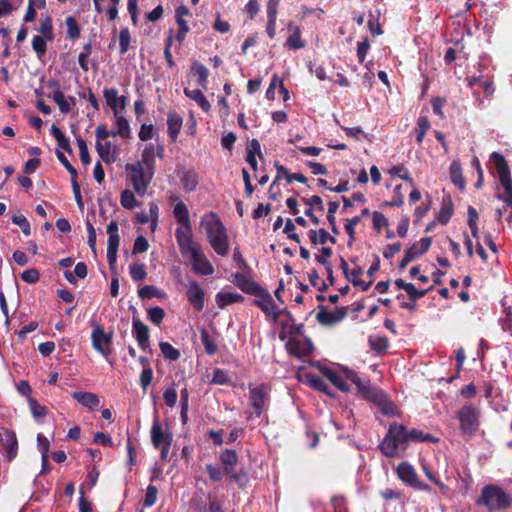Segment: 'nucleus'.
I'll return each instance as SVG.
<instances>
[{
  "instance_id": "1",
  "label": "nucleus",
  "mask_w": 512,
  "mask_h": 512,
  "mask_svg": "<svg viewBox=\"0 0 512 512\" xmlns=\"http://www.w3.org/2000/svg\"><path fill=\"white\" fill-rule=\"evenodd\" d=\"M201 226L205 228L208 242L212 249L220 256L229 252V242L225 226L215 212L206 213L201 219Z\"/></svg>"
},
{
  "instance_id": "2",
  "label": "nucleus",
  "mask_w": 512,
  "mask_h": 512,
  "mask_svg": "<svg viewBox=\"0 0 512 512\" xmlns=\"http://www.w3.org/2000/svg\"><path fill=\"white\" fill-rule=\"evenodd\" d=\"M408 445V429L404 425L393 423L380 444V449L385 456L395 457L404 452Z\"/></svg>"
},
{
  "instance_id": "3",
  "label": "nucleus",
  "mask_w": 512,
  "mask_h": 512,
  "mask_svg": "<svg viewBox=\"0 0 512 512\" xmlns=\"http://www.w3.org/2000/svg\"><path fill=\"white\" fill-rule=\"evenodd\" d=\"M476 504L484 505L489 512L502 511L512 505V496L500 486L489 484L483 487Z\"/></svg>"
},
{
  "instance_id": "4",
  "label": "nucleus",
  "mask_w": 512,
  "mask_h": 512,
  "mask_svg": "<svg viewBox=\"0 0 512 512\" xmlns=\"http://www.w3.org/2000/svg\"><path fill=\"white\" fill-rule=\"evenodd\" d=\"M480 416V409L471 403L465 404L458 409L456 418L459 421L460 432L465 439H472L478 432Z\"/></svg>"
},
{
  "instance_id": "5",
  "label": "nucleus",
  "mask_w": 512,
  "mask_h": 512,
  "mask_svg": "<svg viewBox=\"0 0 512 512\" xmlns=\"http://www.w3.org/2000/svg\"><path fill=\"white\" fill-rule=\"evenodd\" d=\"M126 179L134 191L143 197L154 176V173L144 168L141 162L128 163L125 165Z\"/></svg>"
},
{
  "instance_id": "6",
  "label": "nucleus",
  "mask_w": 512,
  "mask_h": 512,
  "mask_svg": "<svg viewBox=\"0 0 512 512\" xmlns=\"http://www.w3.org/2000/svg\"><path fill=\"white\" fill-rule=\"evenodd\" d=\"M491 160L493 161V163L495 165L499 181L504 188V193L499 194L498 198L503 200L506 203L507 207H511L512 206V179L510 176L509 167L506 163L505 158L497 152H493L491 154Z\"/></svg>"
},
{
  "instance_id": "7",
  "label": "nucleus",
  "mask_w": 512,
  "mask_h": 512,
  "mask_svg": "<svg viewBox=\"0 0 512 512\" xmlns=\"http://www.w3.org/2000/svg\"><path fill=\"white\" fill-rule=\"evenodd\" d=\"M175 238L179 246V250L184 257H192L195 252H198L201 248L198 243L193 241L192 229L176 228Z\"/></svg>"
},
{
  "instance_id": "8",
  "label": "nucleus",
  "mask_w": 512,
  "mask_h": 512,
  "mask_svg": "<svg viewBox=\"0 0 512 512\" xmlns=\"http://www.w3.org/2000/svg\"><path fill=\"white\" fill-rule=\"evenodd\" d=\"M91 340L93 348L102 356L107 358L111 354L112 334L106 333L100 325L94 327Z\"/></svg>"
},
{
  "instance_id": "9",
  "label": "nucleus",
  "mask_w": 512,
  "mask_h": 512,
  "mask_svg": "<svg viewBox=\"0 0 512 512\" xmlns=\"http://www.w3.org/2000/svg\"><path fill=\"white\" fill-rule=\"evenodd\" d=\"M151 442L154 448L161 447L162 445L171 446L173 435L166 427L160 422L159 417H155L150 430Z\"/></svg>"
},
{
  "instance_id": "10",
  "label": "nucleus",
  "mask_w": 512,
  "mask_h": 512,
  "mask_svg": "<svg viewBox=\"0 0 512 512\" xmlns=\"http://www.w3.org/2000/svg\"><path fill=\"white\" fill-rule=\"evenodd\" d=\"M258 297L253 301V304L258 306L267 317H271L273 321H277L279 312L277 311L276 305L272 299V296L262 287L259 292L254 294Z\"/></svg>"
},
{
  "instance_id": "11",
  "label": "nucleus",
  "mask_w": 512,
  "mask_h": 512,
  "mask_svg": "<svg viewBox=\"0 0 512 512\" xmlns=\"http://www.w3.org/2000/svg\"><path fill=\"white\" fill-rule=\"evenodd\" d=\"M250 392V404L255 410V414L257 417H260L262 414V411L265 407V404L268 400V388L264 385L258 386V387H252L249 389Z\"/></svg>"
},
{
  "instance_id": "12",
  "label": "nucleus",
  "mask_w": 512,
  "mask_h": 512,
  "mask_svg": "<svg viewBox=\"0 0 512 512\" xmlns=\"http://www.w3.org/2000/svg\"><path fill=\"white\" fill-rule=\"evenodd\" d=\"M103 95L107 105L113 112V116H117V114L125 111L127 98L125 96H119L118 91L115 88H105Z\"/></svg>"
},
{
  "instance_id": "13",
  "label": "nucleus",
  "mask_w": 512,
  "mask_h": 512,
  "mask_svg": "<svg viewBox=\"0 0 512 512\" xmlns=\"http://www.w3.org/2000/svg\"><path fill=\"white\" fill-rule=\"evenodd\" d=\"M188 301L197 311H201L204 307L205 292L196 281L189 282L186 292Z\"/></svg>"
},
{
  "instance_id": "14",
  "label": "nucleus",
  "mask_w": 512,
  "mask_h": 512,
  "mask_svg": "<svg viewBox=\"0 0 512 512\" xmlns=\"http://www.w3.org/2000/svg\"><path fill=\"white\" fill-rule=\"evenodd\" d=\"M190 260L192 268L197 274L208 276L214 273L213 265L201 249L198 252H195L194 255L190 257Z\"/></svg>"
},
{
  "instance_id": "15",
  "label": "nucleus",
  "mask_w": 512,
  "mask_h": 512,
  "mask_svg": "<svg viewBox=\"0 0 512 512\" xmlns=\"http://www.w3.org/2000/svg\"><path fill=\"white\" fill-rule=\"evenodd\" d=\"M288 352L298 358L309 356L312 353L313 345L308 340L292 339L286 344Z\"/></svg>"
},
{
  "instance_id": "16",
  "label": "nucleus",
  "mask_w": 512,
  "mask_h": 512,
  "mask_svg": "<svg viewBox=\"0 0 512 512\" xmlns=\"http://www.w3.org/2000/svg\"><path fill=\"white\" fill-rule=\"evenodd\" d=\"M346 315L347 308L337 307L334 311L320 310L317 319L323 325H334L343 320Z\"/></svg>"
},
{
  "instance_id": "17",
  "label": "nucleus",
  "mask_w": 512,
  "mask_h": 512,
  "mask_svg": "<svg viewBox=\"0 0 512 512\" xmlns=\"http://www.w3.org/2000/svg\"><path fill=\"white\" fill-rule=\"evenodd\" d=\"M133 334L142 350H146L149 346V328L146 324L137 318L132 321Z\"/></svg>"
},
{
  "instance_id": "18",
  "label": "nucleus",
  "mask_w": 512,
  "mask_h": 512,
  "mask_svg": "<svg viewBox=\"0 0 512 512\" xmlns=\"http://www.w3.org/2000/svg\"><path fill=\"white\" fill-rule=\"evenodd\" d=\"M50 87H54V91L48 95L49 98L53 99L58 107L59 110L63 114H68L71 111V103H69V100L66 99V96L64 93L59 89V85L56 81L49 82Z\"/></svg>"
},
{
  "instance_id": "19",
  "label": "nucleus",
  "mask_w": 512,
  "mask_h": 512,
  "mask_svg": "<svg viewBox=\"0 0 512 512\" xmlns=\"http://www.w3.org/2000/svg\"><path fill=\"white\" fill-rule=\"evenodd\" d=\"M72 397L83 407L90 410L96 409L100 404L99 397L92 392L75 391L72 393Z\"/></svg>"
},
{
  "instance_id": "20",
  "label": "nucleus",
  "mask_w": 512,
  "mask_h": 512,
  "mask_svg": "<svg viewBox=\"0 0 512 512\" xmlns=\"http://www.w3.org/2000/svg\"><path fill=\"white\" fill-rule=\"evenodd\" d=\"M279 0H268L267 1V26L266 32L270 38H273L276 33V20L278 12Z\"/></svg>"
},
{
  "instance_id": "21",
  "label": "nucleus",
  "mask_w": 512,
  "mask_h": 512,
  "mask_svg": "<svg viewBox=\"0 0 512 512\" xmlns=\"http://www.w3.org/2000/svg\"><path fill=\"white\" fill-rule=\"evenodd\" d=\"M173 215L176 221L182 226V229L191 230V222L189 217V210L184 202H178L174 206Z\"/></svg>"
},
{
  "instance_id": "22",
  "label": "nucleus",
  "mask_w": 512,
  "mask_h": 512,
  "mask_svg": "<svg viewBox=\"0 0 512 512\" xmlns=\"http://www.w3.org/2000/svg\"><path fill=\"white\" fill-rule=\"evenodd\" d=\"M114 126L117 129L113 130V137L120 136L124 139H129L131 137L130 125L123 113H119L117 116H114Z\"/></svg>"
},
{
  "instance_id": "23",
  "label": "nucleus",
  "mask_w": 512,
  "mask_h": 512,
  "mask_svg": "<svg viewBox=\"0 0 512 512\" xmlns=\"http://www.w3.org/2000/svg\"><path fill=\"white\" fill-rule=\"evenodd\" d=\"M398 477L406 484L412 486L418 479L417 473L412 465L402 462L397 467Z\"/></svg>"
},
{
  "instance_id": "24",
  "label": "nucleus",
  "mask_w": 512,
  "mask_h": 512,
  "mask_svg": "<svg viewBox=\"0 0 512 512\" xmlns=\"http://www.w3.org/2000/svg\"><path fill=\"white\" fill-rule=\"evenodd\" d=\"M395 286L398 289H403L412 301H416L426 295L429 289L418 290L412 283H407L399 278L395 280Z\"/></svg>"
},
{
  "instance_id": "25",
  "label": "nucleus",
  "mask_w": 512,
  "mask_h": 512,
  "mask_svg": "<svg viewBox=\"0 0 512 512\" xmlns=\"http://www.w3.org/2000/svg\"><path fill=\"white\" fill-rule=\"evenodd\" d=\"M235 284L245 293L255 294L261 288L256 282L247 278L244 274L236 273L234 276Z\"/></svg>"
},
{
  "instance_id": "26",
  "label": "nucleus",
  "mask_w": 512,
  "mask_h": 512,
  "mask_svg": "<svg viewBox=\"0 0 512 512\" xmlns=\"http://www.w3.org/2000/svg\"><path fill=\"white\" fill-rule=\"evenodd\" d=\"M244 300V297L236 292L221 291L216 294V303L219 308H225L233 303H239Z\"/></svg>"
},
{
  "instance_id": "27",
  "label": "nucleus",
  "mask_w": 512,
  "mask_h": 512,
  "mask_svg": "<svg viewBox=\"0 0 512 512\" xmlns=\"http://www.w3.org/2000/svg\"><path fill=\"white\" fill-rule=\"evenodd\" d=\"M149 206V212L145 211H139L136 213V219L141 224H146L148 222H152L153 224L157 225L158 222V215H159V208L158 205L154 202H150L148 204Z\"/></svg>"
},
{
  "instance_id": "28",
  "label": "nucleus",
  "mask_w": 512,
  "mask_h": 512,
  "mask_svg": "<svg viewBox=\"0 0 512 512\" xmlns=\"http://www.w3.org/2000/svg\"><path fill=\"white\" fill-rule=\"evenodd\" d=\"M275 168L277 171V176L274 180V183H276L282 177H284L288 183H291L292 181H298L300 183L307 182V178L301 173H290L286 167L278 163L275 164Z\"/></svg>"
},
{
  "instance_id": "29",
  "label": "nucleus",
  "mask_w": 512,
  "mask_h": 512,
  "mask_svg": "<svg viewBox=\"0 0 512 512\" xmlns=\"http://www.w3.org/2000/svg\"><path fill=\"white\" fill-rule=\"evenodd\" d=\"M220 462L223 465L225 473H231L238 462V456L235 450L226 449L220 455Z\"/></svg>"
},
{
  "instance_id": "30",
  "label": "nucleus",
  "mask_w": 512,
  "mask_h": 512,
  "mask_svg": "<svg viewBox=\"0 0 512 512\" xmlns=\"http://www.w3.org/2000/svg\"><path fill=\"white\" fill-rule=\"evenodd\" d=\"M120 243V237L118 234L109 235L108 247H107V260L111 269L116 264L117 251Z\"/></svg>"
},
{
  "instance_id": "31",
  "label": "nucleus",
  "mask_w": 512,
  "mask_h": 512,
  "mask_svg": "<svg viewBox=\"0 0 512 512\" xmlns=\"http://www.w3.org/2000/svg\"><path fill=\"white\" fill-rule=\"evenodd\" d=\"M191 72L197 77V83L202 88L207 87V80L209 76V70L201 62L194 61L191 66Z\"/></svg>"
},
{
  "instance_id": "32",
  "label": "nucleus",
  "mask_w": 512,
  "mask_h": 512,
  "mask_svg": "<svg viewBox=\"0 0 512 512\" xmlns=\"http://www.w3.org/2000/svg\"><path fill=\"white\" fill-rule=\"evenodd\" d=\"M112 143L109 140L105 141H96V151L99 157L106 163L111 164L115 161V158L112 156Z\"/></svg>"
},
{
  "instance_id": "33",
  "label": "nucleus",
  "mask_w": 512,
  "mask_h": 512,
  "mask_svg": "<svg viewBox=\"0 0 512 512\" xmlns=\"http://www.w3.org/2000/svg\"><path fill=\"white\" fill-rule=\"evenodd\" d=\"M184 94L194 100L200 107L203 111L207 112L210 110V103L209 101L206 99L205 95L202 93L201 90L199 89H189V88H185L184 89Z\"/></svg>"
},
{
  "instance_id": "34",
  "label": "nucleus",
  "mask_w": 512,
  "mask_h": 512,
  "mask_svg": "<svg viewBox=\"0 0 512 512\" xmlns=\"http://www.w3.org/2000/svg\"><path fill=\"white\" fill-rule=\"evenodd\" d=\"M450 178L451 181L461 190L465 189V180L462 175L461 164L458 161H453L450 165Z\"/></svg>"
},
{
  "instance_id": "35",
  "label": "nucleus",
  "mask_w": 512,
  "mask_h": 512,
  "mask_svg": "<svg viewBox=\"0 0 512 512\" xmlns=\"http://www.w3.org/2000/svg\"><path fill=\"white\" fill-rule=\"evenodd\" d=\"M142 160L140 161L144 168L155 173V147L149 144L142 152Z\"/></svg>"
},
{
  "instance_id": "36",
  "label": "nucleus",
  "mask_w": 512,
  "mask_h": 512,
  "mask_svg": "<svg viewBox=\"0 0 512 512\" xmlns=\"http://www.w3.org/2000/svg\"><path fill=\"white\" fill-rule=\"evenodd\" d=\"M167 125L169 136L175 141L182 127V118L177 113H170L167 118Z\"/></svg>"
},
{
  "instance_id": "37",
  "label": "nucleus",
  "mask_w": 512,
  "mask_h": 512,
  "mask_svg": "<svg viewBox=\"0 0 512 512\" xmlns=\"http://www.w3.org/2000/svg\"><path fill=\"white\" fill-rule=\"evenodd\" d=\"M431 242L432 241L430 237H423L418 242L409 247L407 251L413 254V259H416L428 251L429 247L431 246Z\"/></svg>"
},
{
  "instance_id": "38",
  "label": "nucleus",
  "mask_w": 512,
  "mask_h": 512,
  "mask_svg": "<svg viewBox=\"0 0 512 512\" xmlns=\"http://www.w3.org/2000/svg\"><path fill=\"white\" fill-rule=\"evenodd\" d=\"M6 437V457L8 461H12L17 455L18 441L16 438V434L13 431H7Z\"/></svg>"
},
{
  "instance_id": "39",
  "label": "nucleus",
  "mask_w": 512,
  "mask_h": 512,
  "mask_svg": "<svg viewBox=\"0 0 512 512\" xmlns=\"http://www.w3.org/2000/svg\"><path fill=\"white\" fill-rule=\"evenodd\" d=\"M308 236H309L310 241L314 245H318V244L323 245L328 240H330L332 243L336 242L335 238L331 237L325 229H319L318 231L310 230L308 233Z\"/></svg>"
},
{
  "instance_id": "40",
  "label": "nucleus",
  "mask_w": 512,
  "mask_h": 512,
  "mask_svg": "<svg viewBox=\"0 0 512 512\" xmlns=\"http://www.w3.org/2000/svg\"><path fill=\"white\" fill-rule=\"evenodd\" d=\"M305 381L314 389L326 393L330 395L328 385L322 380L320 377L311 374V373H305L304 374Z\"/></svg>"
},
{
  "instance_id": "41",
  "label": "nucleus",
  "mask_w": 512,
  "mask_h": 512,
  "mask_svg": "<svg viewBox=\"0 0 512 512\" xmlns=\"http://www.w3.org/2000/svg\"><path fill=\"white\" fill-rule=\"evenodd\" d=\"M436 441H438L437 438H435L431 434H428V433L425 434L421 430H418V429L408 430L409 444L412 442L418 443V442H436Z\"/></svg>"
},
{
  "instance_id": "42",
  "label": "nucleus",
  "mask_w": 512,
  "mask_h": 512,
  "mask_svg": "<svg viewBox=\"0 0 512 512\" xmlns=\"http://www.w3.org/2000/svg\"><path fill=\"white\" fill-rule=\"evenodd\" d=\"M120 203L122 207L127 210H132L140 205L135 197V194L129 189H125L121 192Z\"/></svg>"
},
{
  "instance_id": "43",
  "label": "nucleus",
  "mask_w": 512,
  "mask_h": 512,
  "mask_svg": "<svg viewBox=\"0 0 512 512\" xmlns=\"http://www.w3.org/2000/svg\"><path fill=\"white\" fill-rule=\"evenodd\" d=\"M430 128V122L426 116H420L417 120V126L415 128L416 141L419 145L422 144L426 132Z\"/></svg>"
},
{
  "instance_id": "44",
  "label": "nucleus",
  "mask_w": 512,
  "mask_h": 512,
  "mask_svg": "<svg viewBox=\"0 0 512 512\" xmlns=\"http://www.w3.org/2000/svg\"><path fill=\"white\" fill-rule=\"evenodd\" d=\"M38 31L40 32L39 36L47 38L48 41H52L54 39L53 22L50 16L47 15L42 19Z\"/></svg>"
},
{
  "instance_id": "45",
  "label": "nucleus",
  "mask_w": 512,
  "mask_h": 512,
  "mask_svg": "<svg viewBox=\"0 0 512 512\" xmlns=\"http://www.w3.org/2000/svg\"><path fill=\"white\" fill-rule=\"evenodd\" d=\"M51 133L54 136V138L57 140L58 146L71 153L72 148L70 146L69 140L66 138V136L63 134V132L56 126L52 125L51 127Z\"/></svg>"
},
{
  "instance_id": "46",
  "label": "nucleus",
  "mask_w": 512,
  "mask_h": 512,
  "mask_svg": "<svg viewBox=\"0 0 512 512\" xmlns=\"http://www.w3.org/2000/svg\"><path fill=\"white\" fill-rule=\"evenodd\" d=\"M201 342L204 346L205 352L208 355H214L217 352L218 346L214 342V340L210 337V335L208 334V332L206 330L201 331Z\"/></svg>"
},
{
  "instance_id": "47",
  "label": "nucleus",
  "mask_w": 512,
  "mask_h": 512,
  "mask_svg": "<svg viewBox=\"0 0 512 512\" xmlns=\"http://www.w3.org/2000/svg\"><path fill=\"white\" fill-rule=\"evenodd\" d=\"M22 2L23 0H0V17L17 10Z\"/></svg>"
},
{
  "instance_id": "48",
  "label": "nucleus",
  "mask_w": 512,
  "mask_h": 512,
  "mask_svg": "<svg viewBox=\"0 0 512 512\" xmlns=\"http://www.w3.org/2000/svg\"><path fill=\"white\" fill-rule=\"evenodd\" d=\"M159 347L163 356L166 359H169L171 361H176L179 359L180 352L176 348H174L170 343L160 342Z\"/></svg>"
},
{
  "instance_id": "49",
  "label": "nucleus",
  "mask_w": 512,
  "mask_h": 512,
  "mask_svg": "<svg viewBox=\"0 0 512 512\" xmlns=\"http://www.w3.org/2000/svg\"><path fill=\"white\" fill-rule=\"evenodd\" d=\"M47 41H48V39L45 37L38 36V35L34 36V38L32 40V48L35 51V53L37 54L38 58H42L46 54V51H47L46 42Z\"/></svg>"
},
{
  "instance_id": "50",
  "label": "nucleus",
  "mask_w": 512,
  "mask_h": 512,
  "mask_svg": "<svg viewBox=\"0 0 512 512\" xmlns=\"http://www.w3.org/2000/svg\"><path fill=\"white\" fill-rule=\"evenodd\" d=\"M181 184L185 191H187V192L194 191L198 184L196 175L192 172L184 173L181 177Z\"/></svg>"
},
{
  "instance_id": "51",
  "label": "nucleus",
  "mask_w": 512,
  "mask_h": 512,
  "mask_svg": "<svg viewBox=\"0 0 512 512\" xmlns=\"http://www.w3.org/2000/svg\"><path fill=\"white\" fill-rule=\"evenodd\" d=\"M67 26V35L70 39H78L80 37V27L73 16H69L65 20Z\"/></svg>"
},
{
  "instance_id": "52",
  "label": "nucleus",
  "mask_w": 512,
  "mask_h": 512,
  "mask_svg": "<svg viewBox=\"0 0 512 512\" xmlns=\"http://www.w3.org/2000/svg\"><path fill=\"white\" fill-rule=\"evenodd\" d=\"M130 275L133 280L141 281L147 276L145 265L143 263H134L129 267Z\"/></svg>"
},
{
  "instance_id": "53",
  "label": "nucleus",
  "mask_w": 512,
  "mask_h": 512,
  "mask_svg": "<svg viewBox=\"0 0 512 512\" xmlns=\"http://www.w3.org/2000/svg\"><path fill=\"white\" fill-rule=\"evenodd\" d=\"M130 42L131 35L128 28L121 29L119 33V46L121 54H125L129 50Z\"/></svg>"
},
{
  "instance_id": "54",
  "label": "nucleus",
  "mask_w": 512,
  "mask_h": 512,
  "mask_svg": "<svg viewBox=\"0 0 512 512\" xmlns=\"http://www.w3.org/2000/svg\"><path fill=\"white\" fill-rule=\"evenodd\" d=\"M287 45L293 49L304 47L305 43L301 40L299 27H295L293 33L287 39Z\"/></svg>"
},
{
  "instance_id": "55",
  "label": "nucleus",
  "mask_w": 512,
  "mask_h": 512,
  "mask_svg": "<svg viewBox=\"0 0 512 512\" xmlns=\"http://www.w3.org/2000/svg\"><path fill=\"white\" fill-rule=\"evenodd\" d=\"M37 442H38V447L42 454V456H41L42 462L44 464H47L48 463V452H49V446H50L49 440L44 435L38 434Z\"/></svg>"
},
{
  "instance_id": "56",
  "label": "nucleus",
  "mask_w": 512,
  "mask_h": 512,
  "mask_svg": "<svg viewBox=\"0 0 512 512\" xmlns=\"http://www.w3.org/2000/svg\"><path fill=\"white\" fill-rule=\"evenodd\" d=\"M148 319L155 325H160L164 319L165 312L161 307H152L147 311Z\"/></svg>"
},
{
  "instance_id": "57",
  "label": "nucleus",
  "mask_w": 512,
  "mask_h": 512,
  "mask_svg": "<svg viewBox=\"0 0 512 512\" xmlns=\"http://www.w3.org/2000/svg\"><path fill=\"white\" fill-rule=\"evenodd\" d=\"M158 489L154 485H149L146 489L145 498L143 501L144 507H151L157 501Z\"/></svg>"
},
{
  "instance_id": "58",
  "label": "nucleus",
  "mask_w": 512,
  "mask_h": 512,
  "mask_svg": "<svg viewBox=\"0 0 512 512\" xmlns=\"http://www.w3.org/2000/svg\"><path fill=\"white\" fill-rule=\"evenodd\" d=\"M390 174L392 176H397V177L409 182L411 184V186L414 185L413 180L410 176V173L403 165H396V166L392 167Z\"/></svg>"
},
{
  "instance_id": "59",
  "label": "nucleus",
  "mask_w": 512,
  "mask_h": 512,
  "mask_svg": "<svg viewBox=\"0 0 512 512\" xmlns=\"http://www.w3.org/2000/svg\"><path fill=\"white\" fill-rule=\"evenodd\" d=\"M163 398L167 406L171 408L175 406L177 401V392L174 383H172L170 387L165 389L163 393Z\"/></svg>"
},
{
  "instance_id": "60",
  "label": "nucleus",
  "mask_w": 512,
  "mask_h": 512,
  "mask_svg": "<svg viewBox=\"0 0 512 512\" xmlns=\"http://www.w3.org/2000/svg\"><path fill=\"white\" fill-rule=\"evenodd\" d=\"M13 224L19 226L24 235L29 236L31 233L30 224L27 218L24 215H14L12 216Z\"/></svg>"
},
{
  "instance_id": "61",
  "label": "nucleus",
  "mask_w": 512,
  "mask_h": 512,
  "mask_svg": "<svg viewBox=\"0 0 512 512\" xmlns=\"http://www.w3.org/2000/svg\"><path fill=\"white\" fill-rule=\"evenodd\" d=\"M77 146L79 149L80 159L84 165H89L91 162L90 154L86 142L82 138L77 139Z\"/></svg>"
},
{
  "instance_id": "62",
  "label": "nucleus",
  "mask_w": 512,
  "mask_h": 512,
  "mask_svg": "<svg viewBox=\"0 0 512 512\" xmlns=\"http://www.w3.org/2000/svg\"><path fill=\"white\" fill-rule=\"evenodd\" d=\"M28 404L35 418L44 417L47 414L46 408L39 404L34 398H29Z\"/></svg>"
},
{
  "instance_id": "63",
  "label": "nucleus",
  "mask_w": 512,
  "mask_h": 512,
  "mask_svg": "<svg viewBox=\"0 0 512 512\" xmlns=\"http://www.w3.org/2000/svg\"><path fill=\"white\" fill-rule=\"evenodd\" d=\"M205 470L207 474L209 475L210 479L213 481H221L223 478V475L225 474L224 469H220L218 467H215L212 464H207L205 466Z\"/></svg>"
},
{
  "instance_id": "64",
  "label": "nucleus",
  "mask_w": 512,
  "mask_h": 512,
  "mask_svg": "<svg viewBox=\"0 0 512 512\" xmlns=\"http://www.w3.org/2000/svg\"><path fill=\"white\" fill-rule=\"evenodd\" d=\"M386 397H387L386 394H384L381 390H379L375 387H373L369 391V393L365 396V398L372 401L377 406H379V404H381V402H383V400H385Z\"/></svg>"
}]
</instances>
